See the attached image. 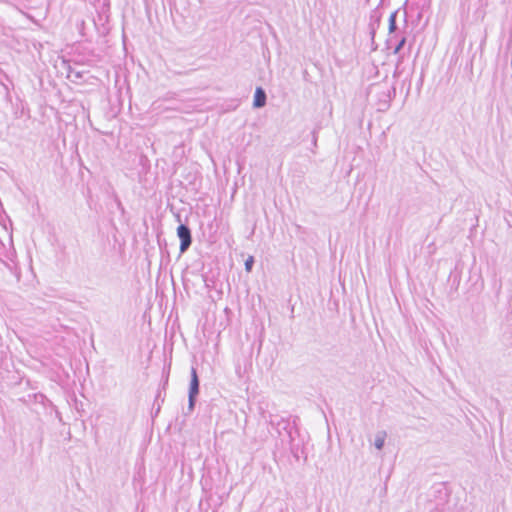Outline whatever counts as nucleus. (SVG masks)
Returning a JSON list of instances; mask_svg holds the SVG:
<instances>
[{
  "instance_id": "5",
  "label": "nucleus",
  "mask_w": 512,
  "mask_h": 512,
  "mask_svg": "<svg viewBox=\"0 0 512 512\" xmlns=\"http://www.w3.org/2000/svg\"><path fill=\"white\" fill-rule=\"evenodd\" d=\"M254 263V258L253 256H249L246 261H245V269L247 272H250L251 269H252V265Z\"/></svg>"
},
{
  "instance_id": "4",
  "label": "nucleus",
  "mask_w": 512,
  "mask_h": 512,
  "mask_svg": "<svg viewBox=\"0 0 512 512\" xmlns=\"http://www.w3.org/2000/svg\"><path fill=\"white\" fill-rule=\"evenodd\" d=\"M384 440H385V435H379L376 439H375V446L377 449H381L384 445Z\"/></svg>"
},
{
  "instance_id": "6",
  "label": "nucleus",
  "mask_w": 512,
  "mask_h": 512,
  "mask_svg": "<svg viewBox=\"0 0 512 512\" xmlns=\"http://www.w3.org/2000/svg\"><path fill=\"white\" fill-rule=\"evenodd\" d=\"M394 29H395V15H394V14H392V15L390 16V25H389V30H390V32H392V31H394Z\"/></svg>"
},
{
  "instance_id": "1",
  "label": "nucleus",
  "mask_w": 512,
  "mask_h": 512,
  "mask_svg": "<svg viewBox=\"0 0 512 512\" xmlns=\"http://www.w3.org/2000/svg\"><path fill=\"white\" fill-rule=\"evenodd\" d=\"M177 235L181 240L180 251L184 252L191 244V233L187 226L180 225L177 228Z\"/></svg>"
},
{
  "instance_id": "2",
  "label": "nucleus",
  "mask_w": 512,
  "mask_h": 512,
  "mask_svg": "<svg viewBox=\"0 0 512 512\" xmlns=\"http://www.w3.org/2000/svg\"><path fill=\"white\" fill-rule=\"evenodd\" d=\"M192 379L190 383V400H192L198 394L199 382L197 372L194 368L191 371Z\"/></svg>"
},
{
  "instance_id": "3",
  "label": "nucleus",
  "mask_w": 512,
  "mask_h": 512,
  "mask_svg": "<svg viewBox=\"0 0 512 512\" xmlns=\"http://www.w3.org/2000/svg\"><path fill=\"white\" fill-rule=\"evenodd\" d=\"M266 103V95L262 88L258 87L254 94V107H263Z\"/></svg>"
}]
</instances>
